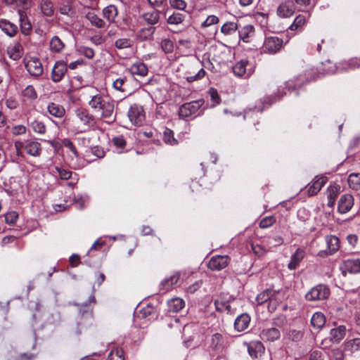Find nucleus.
<instances>
[{
  "label": "nucleus",
  "instance_id": "54",
  "mask_svg": "<svg viewBox=\"0 0 360 360\" xmlns=\"http://www.w3.org/2000/svg\"><path fill=\"white\" fill-rule=\"evenodd\" d=\"M115 45L118 49L129 48L132 45V41L128 38H121L115 41Z\"/></svg>",
  "mask_w": 360,
  "mask_h": 360
},
{
  "label": "nucleus",
  "instance_id": "13",
  "mask_svg": "<svg viewBox=\"0 0 360 360\" xmlns=\"http://www.w3.org/2000/svg\"><path fill=\"white\" fill-rule=\"evenodd\" d=\"M205 75L206 72L203 68L198 70L195 64H192L185 72V79L188 82L192 83L202 79Z\"/></svg>",
  "mask_w": 360,
  "mask_h": 360
},
{
  "label": "nucleus",
  "instance_id": "33",
  "mask_svg": "<svg viewBox=\"0 0 360 360\" xmlns=\"http://www.w3.org/2000/svg\"><path fill=\"white\" fill-rule=\"evenodd\" d=\"M47 110L51 115L57 118H62L65 114L63 106L56 103H49Z\"/></svg>",
  "mask_w": 360,
  "mask_h": 360
},
{
  "label": "nucleus",
  "instance_id": "11",
  "mask_svg": "<svg viewBox=\"0 0 360 360\" xmlns=\"http://www.w3.org/2000/svg\"><path fill=\"white\" fill-rule=\"evenodd\" d=\"M342 274L360 273V259H348L340 265Z\"/></svg>",
  "mask_w": 360,
  "mask_h": 360
},
{
  "label": "nucleus",
  "instance_id": "25",
  "mask_svg": "<svg viewBox=\"0 0 360 360\" xmlns=\"http://www.w3.org/2000/svg\"><path fill=\"white\" fill-rule=\"evenodd\" d=\"M0 29L11 37H14L18 32V26L15 24L5 19L0 20Z\"/></svg>",
  "mask_w": 360,
  "mask_h": 360
},
{
  "label": "nucleus",
  "instance_id": "38",
  "mask_svg": "<svg viewBox=\"0 0 360 360\" xmlns=\"http://www.w3.org/2000/svg\"><path fill=\"white\" fill-rule=\"evenodd\" d=\"M224 338L220 333H214L211 338L210 347L214 351H221L224 348Z\"/></svg>",
  "mask_w": 360,
  "mask_h": 360
},
{
  "label": "nucleus",
  "instance_id": "32",
  "mask_svg": "<svg viewBox=\"0 0 360 360\" xmlns=\"http://www.w3.org/2000/svg\"><path fill=\"white\" fill-rule=\"evenodd\" d=\"M304 257V251L301 248H297L295 252L291 256L290 261L288 265V269L290 270L295 269Z\"/></svg>",
  "mask_w": 360,
  "mask_h": 360
},
{
  "label": "nucleus",
  "instance_id": "3",
  "mask_svg": "<svg viewBox=\"0 0 360 360\" xmlns=\"http://www.w3.org/2000/svg\"><path fill=\"white\" fill-rule=\"evenodd\" d=\"M321 75H322V73L319 68H311L306 70L303 74L300 75L295 79H299L297 82L295 83L294 80L290 79L285 82V85L289 90H294L297 86H300L304 83L317 79Z\"/></svg>",
  "mask_w": 360,
  "mask_h": 360
},
{
  "label": "nucleus",
  "instance_id": "57",
  "mask_svg": "<svg viewBox=\"0 0 360 360\" xmlns=\"http://www.w3.org/2000/svg\"><path fill=\"white\" fill-rule=\"evenodd\" d=\"M275 222L276 219L274 216L266 217L260 221L259 227L266 229L272 226Z\"/></svg>",
  "mask_w": 360,
  "mask_h": 360
},
{
  "label": "nucleus",
  "instance_id": "40",
  "mask_svg": "<svg viewBox=\"0 0 360 360\" xmlns=\"http://www.w3.org/2000/svg\"><path fill=\"white\" fill-rule=\"evenodd\" d=\"M311 323L314 328L321 329L326 323V318L321 312H316L311 317Z\"/></svg>",
  "mask_w": 360,
  "mask_h": 360
},
{
  "label": "nucleus",
  "instance_id": "48",
  "mask_svg": "<svg viewBox=\"0 0 360 360\" xmlns=\"http://www.w3.org/2000/svg\"><path fill=\"white\" fill-rule=\"evenodd\" d=\"M30 126L35 133L44 134L46 131V125L42 121L34 120L30 122Z\"/></svg>",
  "mask_w": 360,
  "mask_h": 360
},
{
  "label": "nucleus",
  "instance_id": "29",
  "mask_svg": "<svg viewBox=\"0 0 360 360\" xmlns=\"http://www.w3.org/2000/svg\"><path fill=\"white\" fill-rule=\"evenodd\" d=\"M18 15L20 22V31L23 34L28 35L32 30V25L24 11L20 10Z\"/></svg>",
  "mask_w": 360,
  "mask_h": 360
},
{
  "label": "nucleus",
  "instance_id": "6",
  "mask_svg": "<svg viewBox=\"0 0 360 360\" xmlns=\"http://www.w3.org/2000/svg\"><path fill=\"white\" fill-rule=\"evenodd\" d=\"M128 117L132 124L141 126L145 121L143 108L139 105H132L128 111Z\"/></svg>",
  "mask_w": 360,
  "mask_h": 360
},
{
  "label": "nucleus",
  "instance_id": "58",
  "mask_svg": "<svg viewBox=\"0 0 360 360\" xmlns=\"http://www.w3.org/2000/svg\"><path fill=\"white\" fill-rule=\"evenodd\" d=\"M27 131V127L23 124H17L11 128V133L14 136L23 135Z\"/></svg>",
  "mask_w": 360,
  "mask_h": 360
},
{
  "label": "nucleus",
  "instance_id": "50",
  "mask_svg": "<svg viewBox=\"0 0 360 360\" xmlns=\"http://www.w3.org/2000/svg\"><path fill=\"white\" fill-rule=\"evenodd\" d=\"M22 96L29 100H35L38 94L32 85L27 86L22 91Z\"/></svg>",
  "mask_w": 360,
  "mask_h": 360
},
{
  "label": "nucleus",
  "instance_id": "62",
  "mask_svg": "<svg viewBox=\"0 0 360 360\" xmlns=\"http://www.w3.org/2000/svg\"><path fill=\"white\" fill-rule=\"evenodd\" d=\"M18 218V214L15 212H9L5 215V221L7 224H13L16 222Z\"/></svg>",
  "mask_w": 360,
  "mask_h": 360
},
{
  "label": "nucleus",
  "instance_id": "36",
  "mask_svg": "<svg viewBox=\"0 0 360 360\" xmlns=\"http://www.w3.org/2000/svg\"><path fill=\"white\" fill-rule=\"evenodd\" d=\"M129 71L133 75L144 77L148 74V68L143 63L136 62L130 67Z\"/></svg>",
  "mask_w": 360,
  "mask_h": 360
},
{
  "label": "nucleus",
  "instance_id": "60",
  "mask_svg": "<svg viewBox=\"0 0 360 360\" xmlns=\"http://www.w3.org/2000/svg\"><path fill=\"white\" fill-rule=\"evenodd\" d=\"M58 176L63 180H68L72 176V172L60 167H56Z\"/></svg>",
  "mask_w": 360,
  "mask_h": 360
},
{
  "label": "nucleus",
  "instance_id": "20",
  "mask_svg": "<svg viewBox=\"0 0 360 360\" xmlns=\"http://www.w3.org/2000/svg\"><path fill=\"white\" fill-rule=\"evenodd\" d=\"M8 57L13 60H18L23 55V48L18 41H14L7 48Z\"/></svg>",
  "mask_w": 360,
  "mask_h": 360
},
{
  "label": "nucleus",
  "instance_id": "1",
  "mask_svg": "<svg viewBox=\"0 0 360 360\" xmlns=\"http://www.w3.org/2000/svg\"><path fill=\"white\" fill-rule=\"evenodd\" d=\"M83 95L86 99H89V105L94 112L100 114L101 119L105 120L107 123H112L115 120L114 102L104 98L96 88H85Z\"/></svg>",
  "mask_w": 360,
  "mask_h": 360
},
{
  "label": "nucleus",
  "instance_id": "15",
  "mask_svg": "<svg viewBox=\"0 0 360 360\" xmlns=\"http://www.w3.org/2000/svg\"><path fill=\"white\" fill-rule=\"evenodd\" d=\"M27 72L32 76L39 77L43 73V66L41 61L37 58H31L25 63Z\"/></svg>",
  "mask_w": 360,
  "mask_h": 360
},
{
  "label": "nucleus",
  "instance_id": "43",
  "mask_svg": "<svg viewBox=\"0 0 360 360\" xmlns=\"http://www.w3.org/2000/svg\"><path fill=\"white\" fill-rule=\"evenodd\" d=\"M360 68V57H354L342 63L341 68L345 70H354Z\"/></svg>",
  "mask_w": 360,
  "mask_h": 360
},
{
  "label": "nucleus",
  "instance_id": "49",
  "mask_svg": "<svg viewBox=\"0 0 360 360\" xmlns=\"http://www.w3.org/2000/svg\"><path fill=\"white\" fill-rule=\"evenodd\" d=\"M319 69L321 71L322 75L333 74L335 72L336 67L331 61L326 60L321 63Z\"/></svg>",
  "mask_w": 360,
  "mask_h": 360
},
{
  "label": "nucleus",
  "instance_id": "55",
  "mask_svg": "<svg viewBox=\"0 0 360 360\" xmlns=\"http://www.w3.org/2000/svg\"><path fill=\"white\" fill-rule=\"evenodd\" d=\"M126 77H120L115 79L112 83V86L115 89L121 91L126 92L127 89L125 87Z\"/></svg>",
  "mask_w": 360,
  "mask_h": 360
},
{
  "label": "nucleus",
  "instance_id": "10",
  "mask_svg": "<svg viewBox=\"0 0 360 360\" xmlns=\"http://www.w3.org/2000/svg\"><path fill=\"white\" fill-rule=\"evenodd\" d=\"M230 262L228 255H215L210 258L207 266L212 271H220L226 268Z\"/></svg>",
  "mask_w": 360,
  "mask_h": 360
},
{
  "label": "nucleus",
  "instance_id": "27",
  "mask_svg": "<svg viewBox=\"0 0 360 360\" xmlns=\"http://www.w3.org/2000/svg\"><path fill=\"white\" fill-rule=\"evenodd\" d=\"M248 350L250 355L254 358L261 356L264 352V347L259 341H252L249 343Z\"/></svg>",
  "mask_w": 360,
  "mask_h": 360
},
{
  "label": "nucleus",
  "instance_id": "53",
  "mask_svg": "<svg viewBox=\"0 0 360 360\" xmlns=\"http://www.w3.org/2000/svg\"><path fill=\"white\" fill-rule=\"evenodd\" d=\"M327 199L336 200L340 193V186L337 185H330L326 191Z\"/></svg>",
  "mask_w": 360,
  "mask_h": 360
},
{
  "label": "nucleus",
  "instance_id": "19",
  "mask_svg": "<svg viewBox=\"0 0 360 360\" xmlns=\"http://www.w3.org/2000/svg\"><path fill=\"white\" fill-rule=\"evenodd\" d=\"M295 6L292 1H286L281 3L277 8V14L281 18H289L295 13Z\"/></svg>",
  "mask_w": 360,
  "mask_h": 360
},
{
  "label": "nucleus",
  "instance_id": "24",
  "mask_svg": "<svg viewBox=\"0 0 360 360\" xmlns=\"http://www.w3.org/2000/svg\"><path fill=\"white\" fill-rule=\"evenodd\" d=\"M345 352L348 354H353L360 352V338L347 340L344 343Z\"/></svg>",
  "mask_w": 360,
  "mask_h": 360
},
{
  "label": "nucleus",
  "instance_id": "31",
  "mask_svg": "<svg viewBox=\"0 0 360 360\" xmlns=\"http://www.w3.org/2000/svg\"><path fill=\"white\" fill-rule=\"evenodd\" d=\"M65 43L58 36H53L49 41V49L51 52L58 53L63 51Z\"/></svg>",
  "mask_w": 360,
  "mask_h": 360
},
{
  "label": "nucleus",
  "instance_id": "21",
  "mask_svg": "<svg viewBox=\"0 0 360 360\" xmlns=\"http://www.w3.org/2000/svg\"><path fill=\"white\" fill-rule=\"evenodd\" d=\"M280 331L276 328L263 329L259 334L260 338L266 342H274L280 338Z\"/></svg>",
  "mask_w": 360,
  "mask_h": 360
},
{
  "label": "nucleus",
  "instance_id": "51",
  "mask_svg": "<svg viewBox=\"0 0 360 360\" xmlns=\"http://www.w3.org/2000/svg\"><path fill=\"white\" fill-rule=\"evenodd\" d=\"M163 140L165 143L171 146H174L178 143V141L174 137L173 131L168 128H166L163 132Z\"/></svg>",
  "mask_w": 360,
  "mask_h": 360
},
{
  "label": "nucleus",
  "instance_id": "45",
  "mask_svg": "<svg viewBox=\"0 0 360 360\" xmlns=\"http://www.w3.org/2000/svg\"><path fill=\"white\" fill-rule=\"evenodd\" d=\"M180 278V274L179 273H175L170 277L165 278L162 282V285L163 286L164 289L165 290H169L172 289V288L178 283L179 280Z\"/></svg>",
  "mask_w": 360,
  "mask_h": 360
},
{
  "label": "nucleus",
  "instance_id": "35",
  "mask_svg": "<svg viewBox=\"0 0 360 360\" xmlns=\"http://www.w3.org/2000/svg\"><path fill=\"white\" fill-rule=\"evenodd\" d=\"M142 18L147 25H154L160 20V12L156 10L146 12L142 14Z\"/></svg>",
  "mask_w": 360,
  "mask_h": 360
},
{
  "label": "nucleus",
  "instance_id": "41",
  "mask_svg": "<svg viewBox=\"0 0 360 360\" xmlns=\"http://www.w3.org/2000/svg\"><path fill=\"white\" fill-rule=\"evenodd\" d=\"M349 187L355 191H360V173L350 174L347 179Z\"/></svg>",
  "mask_w": 360,
  "mask_h": 360
},
{
  "label": "nucleus",
  "instance_id": "59",
  "mask_svg": "<svg viewBox=\"0 0 360 360\" xmlns=\"http://www.w3.org/2000/svg\"><path fill=\"white\" fill-rule=\"evenodd\" d=\"M219 20V18L214 15H209L206 20L201 24L202 27H207L212 25L217 24Z\"/></svg>",
  "mask_w": 360,
  "mask_h": 360
},
{
  "label": "nucleus",
  "instance_id": "63",
  "mask_svg": "<svg viewBox=\"0 0 360 360\" xmlns=\"http://www.w3.org/2000/svg\"><path fill=\"white\" fill-rule=\"evenodd\" d=\"M79 51L83 56L89 59H92L95 55L94 50L87 46L80 47Z\"/></svg>",
  "mask_w": 360,
  "mask_h": 360
},
{
  "label": "nucleus",
  "instance_id": "8",
  "mask_svg": "<svg viewBox=\"0 0 360 360\" xmlns=\"http://www.w3.org/2000/svg\"><path fill=\"white\" fill-rule=\"evenodd\" d=\"M202 102L200 100L193 101L183 104L179 110V115L181 118H187L195 115L202 106Z\"/></svg>",
  "mask_w": 360,
  "mask_h": 360
},
{
  "label": "nucleus",
  "instance_id": "42",
  "mask_svg": "<svg viewBox=\"0 0 360 360\" xmlns=\"http://www.w3.org/2000/svg\"><path fill=\"white\" fill-rule=\"evenodd\" d=\"M86 18L89 20L91 25L95 26L97 28H104L105 27V21L98 17L97 15H96L93 12H89L86 15Z\"/></svg>",
  "mask_w": 360,
  "mask_h": 360
},
{
  "label": "nucleus",
  "instance_id": "30",
  "mask_svg": "<svg viewBox=\"0 0 360 360\" xmlns=\"http://www.w3.org/2000/svg\"><path fill=\"white\" fill-rule=\"evenodd\" d=\"M309 17L310 14L308 13L298 15L294 20L292 24L289 27V29L292 31L302 29L307 22Z\"/></svg>",
  "mask_w": 360,
  "mask_h": 360
},
{
  "label": "nucleus",
  "instance_id": "52",
  "mask_svg": "<svg viewBox=\"0 0 360 360\" xmlns=\"http://www.w3.org/2000/svg\"><path fill=\"white\" fill-rule=\"evenodd\" d=\"M107 360H124L123 350L117 347L112 349L108 354Z\"/></svg>",
  "mask_w": 360,
  "mask_h": 360
},
{
  "label": "nucleus",
  "instance_id": "2",
  "mask_svg": "<svg viewBox=\"0 0 360 360\" xmlns=\"http://www.w3.org/2000/svg\"><path fill=\"white\" fill-rule=\"evenodd\" d=\"M73 122L79 132H85L89 129L94 122V118L88 110L82 108H77L75 110V118Z\"/></svg>",
  "mask_w": 360,
  "mask_h": 360
},
{
  "label": "nucleus",
  "instance_id": "22",
  "mask_svg": "<svg viewBox=\"0 0 360 360\" xmlns=\"http://www.w3.org/2000/svg\"><path fill=\"white\" fill-rule=\"evenodd\" d=\"M250 322V316L246 313L241 314L235 320L234 328L241 332L248 328Z\"/></svg>",
  "mask_w": 360,
  "mask_h": 360
},
{
  "label": "nucleus",
  "instance_id": "46",
  "mask_svg": "<svg viewBox=\"0 0 360 360\" xmlns=\"http://www.w3.org/2000/svg\"><path fill=\"white\" fill-rule=\"evenodd\" d=\"M160 46L162 51L166 54L172 53L174 50V44L173 41L169 38L162 39L160 43Z\"/></svg>",
  "mask_w": 360,
  "mask_h": 360
},
{
  "label": "nucleus",
  "instance_id": "17",
  "mask_svg": "<svg viewBox=\"0 0 360 360\" xmlns=\"http://www.w3.org/2000/svg\"><path fill=\"white\" fill-rule=\"evenodd\" d=\"M354 206V198L350 194L342 195L338 205V210L341 214H345L351 210Z\"/></svg>",
  "mask_w": 360,
  "mask_h": 360
},
{
  "label": "nucleus",
  "instance_id": "26",
  "mask_svg": "<svg viewBox=\"0 0 360 360\" xmlns=\"http://www.w3.org/2000/svg\"><path fill=\"white\" fill-rule=\"evenodd\" d=\"M283 295L274 290H271V295L268 302V309L270 312L276 310V307L281 302Z\"/></svg>",
  "mask_w": 360,
  "mask_h": 360
},
{
  "label": "nucleus",
  "instance_id": "18",
  "mask_svg": "<svg viewBox=\"0 0 360 360\" xmlns=\"http://www.w3.org/2000/svg\"><path fill=\"white\" fill-rule=\"evenodd\" d=\"M25 150L27 155L38 158L42 152V147L39 142L37 141L27 140L25 141Z\"/></svg>",
  "mask_w": 360,
  "mask_h": 360
},
{
  "label": "nucleus",
  "instance_id": "14",
  "mask_svg": "<svg viewBox=\"0 0 360 360\" xmlns=\"http://www.w3.org/2000/svg\"><path fill=\"white\" fill-rule=\"evenodd\" d=\"M86 309L84 312L80 313L77 320V325L80 329L87 328L93 325L94 318L92 310L85 305Z\"/></svg>",
  "mask_w": 360,
  "mask_h": 360
},
{
  "label": "nucleus",
  "instance_id": "39",
  "mask_svg": "<svg viewBox=\"0 0 360 360\" xmlns=\"http://www.w3.org/2000/svg\"><path fill=\"white\" fill-rule=\"evenodd\" d=\"M185 306V302L183 299L176 297L168 302V309L172 312H178Z\"/></svg>",
  "mask_w": 360,
  "mask_h": 360
},
{
  "label": "nucleus",
  "instance_id": "47",
  "mask_svg": "<svg viewBox=\"0 0 360 360\" xmlns=\"http://www.w3.org/2000/svg\"><path fill=\"white\" fill-rule=\"evenodd\" d=\"M238 28L235 22H226L221 27V32L225 35H229L235 32Z\"/></svg>",
  "mask_w": 360,
  "mask_h": 360
},
{
  "label": "nucleus",
  "instance_id": "34",
  "mask_svg": "<svg viewBox=\"0 0 360 360\" xmlns=\"http://www.w3.org/2000/svg\"><path fill=\"white\" fill-rule=\"evenodd\" d=\"M214 306L219 312H226L227 314H233L231 303L229 301L225 300L224 298H218L214 301Z\"/></svg>",
  "mask_w": 360,
  "mask_h": 360
},
{
  "label": "nucleus",
  "instance_id": "44",
  "mask_svg": "<svg viewBox=\"0 0 360 360\" xmlns=\"http://www.w3.org/2000/svg\"><path fill=\"white\" fill-rule=\"evenodd\" d=\"M40 8L42 13L46 16L51 17L53 15L54 8L51 0H41Z\"/></svg>",
  "mask_w": 360,
  "mask_h": 360
},
{
  "label": "nucleus",
  "instance_id": "7",
  "mask_svg": "<svg viewBox=\"0 0 360 360\" xmlns=\"http://www.w3.org/2000/svg\"><path fill=\"white\" fill-rule=\"evenodd\" d=\"M326 249L319 252L318 255L322 257L335 254L340 249V240L333 235L326 236L325 238Z\"/></svg>",
  "mask_w": 360,
  "mask_h": 360
},
{
  "label": "nucleus",
  "instance_id": "12",
  "mask_svg": "<svg viewBox=\"0 0 360 360\" xmlns=\"http://www.w3.org/2000/svg\"><path fill=\"white\" fill-rule=\"evenodd\" d=\"M68 70V65L63 60L57 61L51 72V79L53 82H59L62 80Z\"/></svg>",
  "mask_w": 360,
  "mask_h": 360
},
{
  "label": "nucleus",
  "instance_id": "16",
  "mask_svg": "<svg viewBox=\"0 0 360 360\" xmlns=\"http://www.w3.org/2000/svg\"><path fill=\"white\" fill-rule=\"evenodd\" d=\"M327 180V177L326 176H316L311 183L308 184V195L313 196L316 195L326 184Z\"/></svg>",
  "mask_w": 360,
  "mask_h": 360
},
{
  "label": "nucleus",
  "instance_id": "5",
  "mask_svg": "<svg viewBox=\"0 0 360 360\" xmlns=\"http://www.w3.org/2000/svg\"><path fill=\"white\" fill-rule=\"evenodd\" d=\"M233 74L240 77H248L254 72V66L247 59L237 62L232 68Z\"/></svg>",
  "mask_w": 360,
  "mask_h": 360
},
{
  "label": "nucleus",
  "instance_id": "64",
  "mask_svg": "<svg viewBox=\"0 0 360 360\" xmlns=\"http://www.w3.org/2000/svg\"><path fill=\"white\" fill-rule=\"evenodd\" d=\"M253 252L257 256H262L266 252V250L259 244H251Z\"/></svg>",
  "mask_w": 360,
  "mask_h": 360
},
{
  "label": "nucleus",
  "instance_id": "28",
  "mask_svg": "<svg viewBox=\"0 0 360 360\" xmlns=\"http://www.w3.org/2000/svg\"><path fill=\"white\" fill-rule=\"evenodd\" d=\"M118 15V9L115 5H109L103 10V16L109 23L115 22V18Z\"/></svg>",
  "mask_w": 360,
  "mask_h": 360
},
{
  "label": "nucleus",
  "instance_id": "56",
  "mask_svg": "<svg viewBox=\"0 0 360 360\" xmlns=\"http://www.w3.org/2000/svg\"><path fill=\"white\" fill-rule=\"evenodd\" d=\"M271 295V289H267L259 293L256 298L258 304H262L269 302V296Z\"/></svg>",
  "mask_w": 360,
  "mask_h": 360
},
{
  "label": "nucleus",
  "instance_id": "23",
  "mask_svg": "<svg viewBox=\"0 0 360 360\" xmlns=\"http://www.w3.org/2000/svg\"><path fill=\"white\" fill-rule=\"evenodd\" d=\"M239 37L245 43L250 42L255 37V27L252 25H247L241 27L238 32Z\"/></svg>",
  "mask_w": 360,
  "mask_h": 360
},
{
  "label": "nucleus",
  "instance_id": "37",
  "mask_svg": "<svg viewBox=\"0 0 360 360\" xmlns=\"http://www.w3.org/2000/svg\"><path fill=\"white\" fill-rule=\"evenodd\" d=\"M347 328L345 326H340L338 328H333L330 330V340L335 342H339L346 335Z\"/></svg>",
  "mask_w": 360,
  "mask_h": 360
},
{
  "label": "nucleus",
  "instance_id": "4",
  "mask_svg": "<svg viewBox=\"0 0 360 360\" xmlns=\"http://www.w3.org/2000/svg\"><path fill=\"white\" fill-rule=\"evenodd\" d=\"M329 295V288L326 285L319 284L305 295V298L309 301L323 300L327 299Z\"/></svg>",
  "mask_w": 360,
  "mask_h": 360
},
{
  "label": "nucleus",
  "instance_id": "61",
  "mask_svg": "<svg viewBox=\"0 0 360 360\" xmlns=\"http://www.w3.org/2000/svg\"><path fill=\"white\" fill-rule=\"evenodd\" d=\"M183 16L180 13H173L167 18V22L171 25H178L182 22Z\"/></svg>",
  "mask_w": 360,
  "mask_h": 360
},
{
  "label": "nucleus",
  "instance_id": "9",
  "mask_svg": "<svg viewBox=\"0 0 360 360\" xmlns=\"http://www.w3.org/2000/svg\"><path fill=\"white\" fill-rule=\"evenodd\" d=\"M283 46V40L277 37H267L263 43V51L265 53L274 54L280 51Z\"/></svg>",
  "mask_w": 360,
  "mask_h": 360
}]
</instances>
